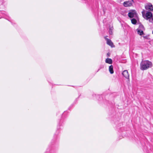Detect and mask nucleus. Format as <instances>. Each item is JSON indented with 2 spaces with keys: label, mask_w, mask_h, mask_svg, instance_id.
Wrapping results in <instances>:
<instances>
[{
  "label": "nucleus",
  "mask_w": 153,
  "mask_h": 153,
  "mask_svg": "<svg viewBox=\"0 0 153 153\" xmlns=\"http://www.w3.org/2000/svg\"><path fill=\"white\" fill-rule=\"evenodd\" d=\"M133 1V0H131V1H125L123 3V5L126 7L130 6L132 5Z\"/></svg>",
  "instance_id": "nucleus-5"
},
{
  "label": "nucleus",
  "mask_w": 153,
  "mask_h": 153,
  "mask_svg": "<svg viewBox=\"0 0 153 153\" xmlns=\"http://www.w3.org/2000/svg\"><path fill=\"white\" fill-rule=\"evenodd\" d=\"M142 13L143 17L146 19H149L152 16V13L150 12H147L145 14V12L144 10L142 12Z\"/></svg>",
  "instance_id": "nucleus-2"
},
{
  "label": "nucleus",
  "mask_w": 153,
  "mask_h": 153,
  "mask_svg": "<svg viewBox=\"0 0 153 153\" xmlns=\"http://www.w3.org/2000/svg\"><path fill=\"white\" fill-rule=\"evenodd\" d=\"M138 29H140L143 30H144V28L143 25H140L139 27L137 28Z\"/></svg>",
  "instance_id": "nucleus-12"
},
{
  "label": "nucleus",
  "mask_w": 153,
  "mask_h": 153,
  "mask_svg": "<svg viewBox=\"0 0 153 153\" xmlns=\"http://www.w3.org/2000/svg\"><path fill=\"white\" fill-rule=\"evenodd\" d=\"M152 65L151 62L148 60L142 61L140 64V69L142 70H146L151 68Z\"/></svg>",
  "instance_id": "nucleus-1"
},
{
  "label": "nucleus",
  "mask_w": 153,
  "mask_h": 153,
  "mask_svg": "<svg viewBox=\"0 0 153 153\" xmlns=\"http://www.w3.org/2000/svg\"><path fill=\"white\" fill-rule=\"evenodd\" d=\"M138 33L140 35H142L143 33V30L138 29H137Z\"/></svg>",
  "instance_id": "nucleus-10"
},
{
  "label": "nucleus",
  "mask_w": 153,
  "mask_h": 153,
  "mask_svg": "<svg viewBox=\"0 0 153 153\" xmlns=\"http://www.w3.org/2000/svg\"><path fill=\"white\" fill-rule=\"evenodd\" d=\"M107 44L108 45L110 46L111 47H114V45L113 43L111 42V40L110 39H106Z\"/></svg>",
  "instance_id": "nucleus-7"
},
{
  "label": "nucleus",
  "mask_w": 153,
  "mask_h": 153,
  "mask_svg": "<svg viewBox=\"0 0 153 153\" xmlns=\"http://www.w3.org/2000/svg\"><path fill=\"white\" fill-rule=\"evenodd\" d=\"M149 22H150L153 23V16H152L151 18L149 19Z\"/></svg>",
  "instance_id": "nucleus-13"
},
{
  "label": "nucleus",
  "mask_w": 153,
  "mask_h": 153,
  "mask_svg": "<svg viewBox=\"0 0 153 153\" xmlns=\"http://www.w3.org/2000/svg\"><path fill=\"white\" fill-rule=\"evenodd\" d=\"M112 33V32L111 31V30L110 29V31H109V33L111 34Z\"/></svg>",
  "instance_id": "nucleus-14"
},
{
  "label": "nucleus",
  "mask_w": 153,
  "mask_h": 153,
  "mask_svg": "<svg viewBox=\"0 0 153 153\" xmlns=\"http://www.w3.org/2000/svg\"><path fill=\"white\" fill-rule=\"evenodd\" d=\"M104 38L106 40V39H108L107 38H106V36H105L104 37Z\"/></svg>",
  "instance_id": "nucleus-15"
},
{
  "label": "nucleus",
  "mask_w": 153,
  "mask_h": 153,
  "mask_svg": "<svg viewBox=\"0 0 153 153\" xmlns=\"http://www.w3.org/2000/svg\"><path fill=\"white\" fill-rule=\"evenodd\" d=\"M131 22L132 24H136L137 23V20L136 19L134 18L132 19H131Z\"/></svg>",
  "instance_id": "nucleus-11"
},
{
  "label": "nucleus",
  "mask_w": 153,
  "mask_h": 153,
  "mask_svg": "<svg viewBox=\"0 0 153 153\" xmlns=\"http://www.w3.org/2000/svg\"><path fill=\"white\" fill-rule=\"evenodd\" d=\"M152 33H153V31H152Z\"/></svg>",
  "instance_id": "nucleus-17"
},
{
  "label": "nucleus",
  "mask_w": 153,
  "mask_h": 153,
  "mask_svg": "<svg viewBox=\"0 0 153 153\" xmlns=\"http://www.w3.org/2000/svg\"><path fill=\"white\" fill-rule=\"evenodd\" d=\"M109 70L110 73L111 74H112L114 73L113 66L112 65H111L109 67Z\"/></svg>",
  "instance_id": "nucleus-9"
},
{
  "label": "nucleus",
  "mask_w": 153,
  "mask_h": 153,
  "mask_svg": "<svg viewBox=\"0 0 153 153\" xmlns=\"http://www.w3.org/2000/svg\"><path fill=\"white\" fill-rule=\"evenodd\" d=\"M145 8L149 11L153 10V6L150 3H148L145 6Z\"/></svg>",
  "instance_id": "nucleus-4"
},
{
  "label": "nucleus",
  "mask_w": 153,
  "mask_h": 153,
  "mask_svg": "<svg viewBox=\"0 0 153 153\" xmlns=\"http://www.w3.org/2000/svg\"><path fill=\"white\" fill-rule=\"evenodd\" d=\"M137 13L134 10H131L128 13V16L131 18L137 16Z\"/></svg>",
  "instance_id": "nucleus-3"
},
{
  "label": "nucleus",
  "mask_w": 153,
  "mask_h": 153,
  "mask_svg": "<svg viewBox=\"0 0 153 153\" xmlns=\"http://www.w3.org/2000/svg\"><path fill=\"white\" fill-rule=\"evenodd\" d=\"M109 53H107V55H108V56H109Z\"/></svg>",
  "instance_id": "nucleus-16"
},
{
  "label": "nucleus",
  "mask_w": 153,
  "mask_h": 153,
  "mask_svg": "<svg viewBox=\"0 0 153 153\" xmlns=\"http://www.w3.org/2000/svg\"><path fill=\"white\" fill-rule=\"evenodd\" d=\"M122 74L127 79H128L129 78V74L127 70H124L123 71L122 73Z\"/></svg>",
  "instance_id": "nucleus-6"
},
{
  "label": "nucleus",
  "mask_w": 153,
  "mask_h": 153,
  "mask_svg": "<svg viewBox=\"0 0 153 153\" xmlns=\"http://www.w3.org/2000/svg\"><path fill=\"white\" fill-rule=\"evenodd\" d=\"M105 62L109 64H111L112 63V60L110 58H108L105 59Z\"/></svg>",
  "instance_id": "nucleus-8"
}]
</instances>
